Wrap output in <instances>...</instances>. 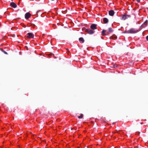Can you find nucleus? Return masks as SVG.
I'll use <instances>...</instances> for the list:
<instances>
[{"instance_id":"2","label":"nucleus","mask_w":148,"mask_h":148,"mask_svg":"<svg viewBox=\"0 0 148 148\" xmlns=\"http://www.w3.org/2000/svg\"><path fill=\"white\" fill-rule=\"evenodd\" d=\"M85 32L90 34H93L95 32L94 31L90 29H85Z\"/></svg>"},{"instance_id":"17","label":"nucleus","mask_w":148,"mask_h":148,"mask_svg":"<svg viewBox=\"0 0 148 148\" xmlns=\"http://www.w3.org/2000/svg\"><path fill=\"white\" fill-rule=\"evenodd\" d=\"M136 1L138 3L140 2V0H136Z\"/></svg>"},{"instance_id":"18","label":"nucleus","mask_w":148,"mask_h":148,"mask_svg":"<svg viewBox=\"0 0 148 148\" xmlns=\"http://www.w3.org/2000/svg\"><path fill=\"white\" fill-rule=\"evenodd\" d=\"M3 51V52H4V53H5L6 54H7V53L6 52L4 51Z\"/></svg>"},{"instance_id":"6","label":"nucleus","mask_w":148,"mask_h":148,"mask_svg":"<svg viewBox=\"0 0 148 148\" xmlns=\"http://www.w3.org/2000/svg\"><path fill=\"white\" fill-rule=\"evenodd\" d=\"M90 28L93 31L97 29V25L95 24H92L90 26Z\"/></svg>"},{"instance_id":"10","label":"nucleus","mask_w":148,"mask_h":148,"mask_svg":"<svg viewBox=\"0 0 148 148\" xmlns=\"http://www.w3.org/2000/svg\"><path fill=\"white\" fill-rule=\"evenodd\" d=\"M79 40L80 42L81 43H83L84 42V40L82 37L79 38Z\"/></svg>"},{"instance_id":"16","label":"nucleus","mask_w":148,"mask_h":148,"mask_svg":"<svg viewBox=\"0 0 148 148\" xmlns=\"http://www.w3.org/2000/svg\"><path fill=\"white\" fill-rule=\"evenodd\" d=\"M146 39L148 41V35L146 37Z\"/></svg>"},{"instance_id":"12","label":"nucleus","mask_w":148,"mask_h":148,"mask_svg":"<svg viewBox=\"0 0 148 148\" xmlns=\"http://www.w3.org/2000/svg\"><path fill=\"white\" fill-rule=\"evenodd\" d=\"M103 22L104 23H107L108 22V20L107 18H104L103 19Z\"/></svg>"},{"instance_id":"11","label":"nucleus","mask_w":148,"mask_h":148,"mask_svg":"<svg viewBox=\"0 0 148 148\" xmlns=\"http://www.w3.org/2000/svg\"><path fill=\"white\" fill-rule=\"evenodd\" d=\"M10 6L13 8H16V4H15L14 3V2H11V3H10Z\"/></svg>"},{"instance_id":"4","label":"nucleus","mask_w":148,"mask_h":148,"mask_svg":"<svg viewBox=\"0 0 148 148\" xmlns=\"http://www.w3.org/2000/svg\"><path fill=\"white\" fill-rule=\"evenodd\" d=\"M107 30H103L101 32V35L102 36H106L109 34Z\"/></svg>"},{"instance_id":"14","label":"nucleus","mask_w":148,"mask_h":148,"mask_svg":"<svg viewBox=\"0 0 148 148\" xmlns=\"http://www.w3.org/2000/svg\"><path fill=\"white\" fill-rule=\"evenodd\" d=\"M107 31L109 34H110L113 32V30L111 28H109Z\"/></svg>"},{"instance_id":"3","label":"nucleus","mask_w":148,"mask_h":148,"mask_svg":"<svg viewBox=\"0 0 148 148\" xmlns=\"http://www.w3.org/2000/svg\"><path fill=\"white\" fill-rule=\"evenodd\" d=\"M34 36V34L31 33H28L26 36V38H33Z\"/></svg>"},{"instance_id":"1","label":"nucleus","mask_w":148,"mask_h":148,"mask_svg":"<svg viewBox=\"0 0 148 148\" xmlns=\"http://www.w3.org/2000/svg\"><path fill=\"white\" fill-rule=\"evenodd\" d=\"M139 32V30L134 28H131L129 30L125 31V32L127 34H135Z\"/></svg>"},{"instance_id":"13","label":"nucleus","mask_w":148,"mask_h":148,"mask_svg":"<svg viewBox=\"0 0 148 148\" xmlns=\"http://www.w3.org/2000/svg\"><path fill=\"white\" fill-rule=\"evenodd\" d=\"M110 38H112L113 40H115L117 38V37L115 35H113L111 36L110 37Z\"/></svg>"},{"instance_id":"21","label":"nucleus","mask_w":148,"mask_h":148,"mask_svg":"<svg viewBox=\"0 0 148 148\" xmlns=\"http://www.w3.org/2000/svg\"><path fill=\"white\" fill-rule=\"evenodd\" d=\"M132 0V1H135V0Z\"/></svg>"},{"instance_id":"20","label":"nucleus","mask_w":148,"mask_h":148,"mask_svg":"<svg viewBox=\"0 0 148 148\" xmlns=\"http://www.w3.org/2000/svg\"><path fill=\"white\" fill-rule=\"evenodd\" d=\"M110 45H112L111 43H110Z\"/></svg>"},{"instance_id":"15","label":"nucleus","mask_w":148,"mask_h":148,"mask_svg":"<svg viewBox=\"0 0 148 148\" xmlns=\"http://www.w3.org/2000/svg\"><path fill=\"white\" fill-rule=\"evenodd\" d=\"M83 117V114H80V115L79 116H78V117L79 119H82V118Z\"/></svg>"},{"instance_id":"19","label":"nucleus","mask_w":148,"mask_h":148,"mask_svg":"<svg viewBox=\"0 0 148 148\" xmlns=\"http://www.w3.org/2000/svg\"><path fill=\"white\" fill-rule=\"evenodd\" d=\"M143 122H141V123H140L141 124H143Z\"/></svg>"},{"instance_id":"7","label":"nucleus","mask_w":148,"mask_h":148,"mask_svg":"<svg viewBox=\"0 0 148 148\" xmlns=\"http://www.w3.org/2000/svg\"><path fill=\"white\" fill-rule=\"evenodd\" d=\"M31 14L29 12L26 13L25 14V18L26 19H27L31 17Z\"/></svg>"},{"instance_id":"8","label":"nucleus","mask_w":148,"mask_h":148,"mask_svg":"<svg viewBox=\"0 0 148 148\" xmlns=\"http://www.w3.org/2000/svg\"><path fill=\"white\" fill-rule=\"evenodd\" d=\"M148 24V21L146 20L142 24L141 26L142 28H145L147 26Z\"/></svg>"},{"instance_id":"5","label":"nucleus","mask_w":148,"mask_h":148,"mask_svg":"<svg viewBox=\"0 0 148 148\" xmlns=\"http://www.w3.org/2000/svg\"><path fill=\"white\" fill-rule=\"evenodd\" d=\"M130 16V15H126V14H123L121 15V19L123 20H125L128 17Z\"/></svg>"},{"instance_id":"9","label":"nucleus","mask_w":148,"mask_h":148,"mask_svg":"<svg viewBox=\"0 0 148 148\" xmlns=\"http://www.w3.org/2000/svg\"><path fill=\"white\" fill-rule=\"evenodd\" d=\"M114 14V11L112 10H110L109 12V14L110 16H113Z\"/></svg>"}]
</instances>
